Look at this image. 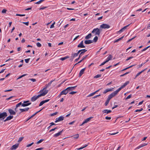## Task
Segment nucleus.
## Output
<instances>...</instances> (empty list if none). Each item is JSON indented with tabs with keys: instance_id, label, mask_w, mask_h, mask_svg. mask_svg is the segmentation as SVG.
Segmentation results:
<instances>
[{
	"instance_id": "1",
	"label": "nucleus",
	"mask_w": 150,
	"mask_h": 150,
	"mask_svg": "<svg viewBox=\"0 0 150 150\" xmlns=\"http://www.w3.org/2000/svg\"><path fill=\"white\" fill-rule=\"evenodd\" d=\"M48 92V90H45L44 92H42L40 94L38 95V96H35L33 97L31 99V101L34 102L37 99L39 98L40 97L42 96H45L46 95Z\"/></svg>"
},
{
	"instance_id": "2",
	"label": "nucleus",
	"mask_w": 150,
	"mask_h": 150,
	"mask_svg": "<svg viewBox=\"0 0 150 150\" xmlns=\"http://www.w3.org/2000/svg\"><path fill=\"white\" fill-rule=\"evenodd\" d=\"M91 33L93 34H94V35H99L100 34V31L98 28H97L93 29Z\"/></svg>"
},
{
	"instance_id": "3",
	"label": "nucleus",
	"mask_w": 150,
	"mask_h": 150,
	"mask_svg": "<svg viewBox=\"0 0 150 150\" xmlns=\"http://www.w3.org/2000/svg\"><path fill=\"white\" fill-rule=\"evenodd\" d=\"M119 92V91L117 90L114 91L108 96L107 98L110 100L113 97L117 94Z\"/></svg>"
},
{
	"instance_id": "4",
	"label": "nucleus",
	"mask_w": 150,
	"mask_h": 150,
	"mask_svg": "<svg viewBox=\"0 0 150 150\" xmlns=\"http://www.w3.org/2000/svg\"><path fill=\"white\" fill-rule=\"evenodd\" d=\"M81 52L80 54L79 57L81 56L84 53V49L80 50H79L78 52L76 53H75L74 54V57H76Z\"/></svg>"
},
{
	"instance_id": "5",
	"label": "nucleus",
	"mask_w": 150,
	"mask_h": 150,
	"mask_svg": "<svg viewBox=\"0 0 150 150\" xmlns=\"http://www.w3.org/2000/svg\"><path fill=\"white\" fill-rule=\"evenodd\" d=\"M7 116V114L6 112H0V119L2 118L4 119Z\"/></svg>"
},
{
	"instance_id": "6",
	"label": "nucleus",
	"mask_w": 150,
	"mask_h": 150,
	"mask_svg": "<svg viewBox=\"0 0 150 150\" xmlns=\"http://www.w3.org/2000/svg\"><path fill=\"white\" fill-rule=\"evenodd\" d=\"M100 28L103 29L109 28L110 26L107 24H103L100 25Z\"/></svg>"
},
{
	"instance_id": "7",
	"label": "nucleus",
	"mask_w": 150,
	"mask_h": 150,
	"mask_svg": "<svg viewBox=\"0 0 150 150\" xmlns=\"http://www.w3.org/2000/svg\"><path fill=\"white\" fill-rule=\"evenodd\" d=\"M64 117L62 116H60L59 118H57L55 121V123L57 122L63 120L64 119Z\"/></svg>"
},
{
	"instance_id": "8",
	"label": "nucleus",
	"mask_w": 150,
	"mask_h": 150,
	"mask_svg": "<svg viewBox=\"0 0 150 150\" xmlns=\"http://www.w3.org/2000/svg\"><path fill=\"white\" fill-rule=\"evenodd\" d=\"M129 83V81H126L125 83L124 84L121 86L119 89H117V90L119 91V92L123 88L125 87Z\"/></svg>"
},
{
	"instance_id": "9",
	"label": "nucleus",
	"mask_w": 150,
	"mask_h": 150,
	"mask_svg": "<svg viewBox=\"0 0 150 150\" xmlns=\"http://www.w3.org/2000/svg\"><path fill=\"white\" fill-rule=\"evenodd\" d=\"M8 111L11 115H15L16 112L11 109H9Z\"/></svg>"
},
{
	"instance_id": "10",
	"label": "nucleus",
	"mask_w": 150,
	"mask_h": 150,
	"mask_svg": "<svg viewBox=\"0 0 150 150\" xmlns=\"http://www.w3.org/2000/svg\"><path fill=\"white\" fill-rule=\"evenodd\" d=\"M19 144H17L13 145L11 148V150H15L19 146Z\"/></svg>"
},
{
	"instance_id": "11",
	"label": "nucleus",
	"mask_w": 150,
	"mask_h": 150,
	"mask_svg": "<svg viewBox=\"0 0 150 150\" xmlns=\"http://www.w3.org/2000/svg\"><path fill=\"white\" fill-rule=\"evenodd\" d=\"M130 24H128L126 26L124 27L123 28H122L121 29H120L119 31L118 32H119L120 33H121L123 32L129 26Z\"/></svg>"
},
{
	"instance_id": "12",
	"label": "nucleus",
	"mask_w": 150,
	"mask_h": 150,
	"mask_svg": "<svg viewBox=\"0 0 150 150\" xmlns=\"http://www.w3.org/2000/svg\"><path fill=\"white\" fill-rule=\"evenodd\" d=\"M113 90V88H107L105 89L104 91L103 92V93L104 94H105Z\"/></svg>"
},
{
	"instance_id": "13",
	"label": "nucleus",
	"mask_w": 150,
	"mask_h": 150,
	"mask_svg": "<svg viewBox=\"0 0 150 150\" xmlns=\"http://www.w3.org/2000/svg\"><path fill=\"white\" fill-rule=\"evenodd\" d=\"M50 86V85H48V83L47 84H46L45 85V87L43 88V89L42 90H40V91H39V92L42 93V92H44V91L45 90H46V89Z\"/></svg>"
},
{
	"instance_id": "14",
	"label": "nucleus",
	"mask_w": 150,
	"mask_h": 150,
	"mask_svg": "<svg viewBox=\"0 0 150 150\" xmlns=\"http://www.w3.org/2000/svg\"><path fill=\"white\" fill-rule=\"evenodd\" d=\"M64 131V129H62L61 131L59 132L58 133L54 134V137H57L61 135L62 132Z\"/></svg>"
},
{
	"instance_id": "15",
	"label": "nucleus",
	"mask_w": 150,
	"mask_h": 150,
	"mask_svg": "<svg viewBox=\"0 0 150 150\" xmlns=\"http://www.w3.org/2000/svg\"><path fill=\"white\" fill-rule=\"evenodd\" d=\"M22 102H20L16 105V108H15V110L16 112H17L18 111V110H17V108L21 105L22 106Z\"/></svg>"
},
{
	"instance_id": "16",
	"label": "nucleus",
	"mask_w": 150,
	"mask_h": 150,
	"mask_svg": "<svg viewBox=\"0 0 150 150\" xmlns=\"http://www.w3.org/2000/svg\"><path fill=\"white\" fill-rule=\"evenodd\" d=\"M68 91L67 88L61 92V94H62V95H66L69 92Z\"/></svg>"
},
{
	"instance_id": "17",
	"label": "nucleus",
	"mask_w": 150,
	"mask_h": 150,
	"mask_svg": "<svg viewBox=\"0 0 150 150\" xmlns=\"http://www.w3.org/2000/svg\"><path fill=\"white\" fill-rule=\"evenodd\" d=\"M29 109V108L28 107H27L24 109H20L19 110L21 111V112H23L28 111Z\"/></svg>"
},
{
	"instance_id": "18",
	"label": "nucleus",
	"mask_w": 150,
	"mask_h": 150,
	"mask_svg": "<svg viewBox=\"0 0 150 150\" xmlns=\"http://www.w3.org/2000/svg\"><path fill=\"white\" fill-rule=\"evenodd\" d=\"M13 116L12 115H10L6 119L4 120V122H5L7 121L11 120L13 118Z\"/></svg>"
},
{
	"instance_id": "19",
	"label": "nucleus",
	"mask_w": 150,
	"mask_h": 150,
	"mask_svg": "<svg viewBox=\"0 0 150 150\" xmlns=\"http://www.w3.org/2000/svg\"><path fill=\"white\" fill-rule=\"evenodd\" d=\"M76 87V86H74L69 87L67 88V89L68 90V91H69L74 90L75 88Z\"/></svg>"
},
{
	"instance_id": "20",
	"label": "nucleus",
	"mask_w": 150,
	"mask_h": 150,
	"mask_svg": "<svg viewBox=\"0 0 150 150\" xmlns=\"http://www.w3.org/2000/svg\"><path fill=\"white\" fill-rule=\"evenodd\" d=\"M103 114L106 113L107 114L110 113L111 112V111L110 110H108L107 109L105 110L102 111Z\"/></svg>"
},
{
	"instance_id": "21",
	"label": "nucleus",
	"mask_w": 150,
	"mask_h": 150,
	"mask_svg": "<svg viewBox=\"0 0 150 150\" xmlns=\"http://www.w3.org/2000/svg\"><path fill=\"white\" fill-rule=\"evenodd\" d=\"M147 144H147V143L146 144V143H144L142 144L141 145H140V146H138L135 149L136 150L137 149H140V148L147 145Z\"/></svg>"
},
{
	"instance_id": "22",
	"label": "nucleus",
	"mask_w": 150,
	"mask_h": 150,
	"mask_svg": "<svg viewBox=\"0 0 150 150\" xmlns=\"http://www.w3.org/2000/svg\"><path fill=\"white\" fill-rule=\"evenodd\" d=\"M93 42V41L92 40H85V44H89Z\"/></svg>"
},
{
	"instance_id": "23",
	"label": "nucleus",
	"mask_w": 150,
	"mask_h": 150,
	"mask_svg": "<svg viewBox=\"0 0 150 150\" xmlns=\"http://www.w3.org/2000/svg\"><path fill=\"white\" fill-rule=\"evenodd\" d=\"M78 47L84 48V46L83 45V41H82L78 45Z\"/></svg>"
},
{
	"instance_id": "24",
	"label": "nucleus",
	"mask_w": 150,
	"mask_h": 150,
	"mask_svg": "<svg viewBox=\"0 0 150 150\" xmlns=\"http://www.w3.org/2000/svg\"><path fill=\"white\" fill-rule=\"evenodd\" d=\"M84 72V68L82 69L80 71L79 74V77H81L82 74H83Z\"/></svg>"
},
{
	"instance_id": "25",
	"label": "nucleus",
	"mask_w": 150,
	"mask_h": 150,
	"mask_svg": "<svg viewBox=\"0 0 150 150\" xmlns=\"http://www.w3.org/2000/svg\"><path fill=\"white\" fill-rule=\"evenodd\" d=\"M112 57L111 55H110L107 57L105 61L107 62H108L109 60L111 59Z\"/></svg>"
},
{
	"instance_id": "26",
	"label": "nucleus",
	"mask_w": 150,
	"mask_h": 150,
	"mask_svg": "<svg viewBox=\"0 0 150 150\" xmlns=\"http://www.w3.org/2000/svg\"><path fill=\"white\" fill-rule=\"evenodd\" d=\"M31 104V103H22V106L23 107H26L27 106Z\"/></svg>"
},
{
	"instance_id": "27",
	"label": "nucleus",
	"mask_w": 150,
	"mask_h": 150,
	"mask_svg": "<svg viewBox=\"0 0 150 150\" xmlns=\"http://www.w3.org/2000/svg\"><path fill=\"white\" fill-rule=\"evenodd\" d=\"M93 117H91L86 119L85 120V123L88 122Z\"/></svg>"
},
{
	"instance_id": "28",
	"label": "nucleus",
	"mask_w": 150,
	"mask_h": 150,
	"mask_svg": "<svg viewBox=\"0 0 150 150\" xmlns=\"http://www.w3.org/2000/svg\"><path fill=\"white\" fill-rule=\"evenodd\" d=\"M69 58V57L68 56H66V57H63L61 58H60L59 59V60H62V61H64Z\"/></svg>"
},
{
	"instance_id": "29",
	"label": "nucleus",
	"mask_w": 150,
	"mask_h": 150,
	"mask_svg": "<svg viewBox=\"0 0 150 150\" xmlns=\"http://www.w3.org/2000/svg\"><path fill=\"white\" fill-rule=\"evenodd\" d=\"M91 33H89L86 36V37L85 38L86 39H88L90 38L91 37Z\"/></svg>"
},
{
	"instance_id": "30",
	"label": "nucleus",
	"mask_w": 150,
	"mask_h": 150,
	"mask_svg": "<svg viewBox=\"0 0 150 150\" xmlns=\"http://www.w3.org/2000/svg\"><path fill=\"white\" fill-rule=\"evenodd\" d=\"M124 36L122 37H121L119 38V39L116 40H115L114 41V42L115 43V42H118L120 40H121L122 38H124Z\"/></svg>"
},
{
	"instance_id": "31",
	"label": "nucleus",
	"mask_w": 150,
	"mask_h": 150,
	"mask_svg": "<svg viewBox=\"0 0 150 150\" xmlns=\"http://www.w3.org/2000/svg\"><path fill=\"white\" fill-rule=\"evenodd\" d=\"M98 39V37L97 36H96L94 38L93 40V42H96Z\"/></svg>"
},
{
	"instance_id": "32",
	"label": "nucleus",
	"mask_w": 150,
	"mask_h": 150,
	"mask_svg": "<svg viewBox=\"0 0 150 150\" xmlns=\"http://www.w3.org/2000/svg\"><path fill=\"white\" fill-rule=\"evenodd\" d=\"M110 100L107 98L106 101L105 102V106H107L109 103Z\"/></svg>"
},
{
	"instance_id": "33",
	"label": "nucleus",
	"mask_w": 150,
	"mask_h": 150,
	"mask_svg": "<svg viewBox=\"0 0 150 150\" xmlns=\"http://www.w3.org/2000/svg\"><path fill=\"white\" fill-rule=\"evenodd\" d=\"M36 113H35L34 114L32 115L31 116H30L29 118H28L26 121H28V120H29L30 119L32 118L33 117L36 115Z\"/></svg>"
},
{
	"instance_id": "34",
	"label": "nucleus",
	"mask_w": 150,
	"mask_h": 150,
	"mask_svg": "<svg viewBox=\"0 0 150 150\" xmlns=\"http://www.w3.org/2000/svg\"><path fill=\"white\" fill-rule=\"evenodd\" d=\"M27 75V74H24L22 75L19 76V77L18 78H17V79H20L22 78L23 77Z\"/></svg>"
},
{
	"instance_id": "35",
	"label": "nucleus",
	"mask_w": 150,
	"mask_h": 150,
	"mask_svg": "<svg viewBox=\"0 0 150 150\" xmlns=\"http://www.w3.org/2000/svg\"><path fill=\"white\" fill-rule=\"evenodd\" d=\"M44 1V0H40L39 1H38L35 3L36 4H39L42 3V2L43 1Z\"/></svg>"
},
{
	"instance_id": "36",
	"label": "nucleus",
	"mask_w": 150,
	"mask_h": 150,
	"mask_svg": "<svg viewBox=\"0 0 150 150\" xmlns=\"http://www.w3.org/2000/svg\"><path fill=\"white\" fill-rule=\"evenodd\" d=\"M24 137H20L18 139V142H21L23 139Z\"/></svg>"
},
{
	"instance_id": "37",
	"label": "nucleus",
	"mask_w": 150,
	"mask_h": 150,
	"mask_svg": "<svg viewBox=\"0 0 150 150\" xmlns=\"http://www.w3.org/2000/svg\"><path fill=\"white\" fill-rule=\"evenodd\" d=\"M58 129V128L57 127H55L54 128H53V129H51V130H50V131H49V132H51L52 131H54V130H55L56 129Z\"/></svg>"
},
{
	"instance_id": "38",
	"label": "nucleus",
	"mask_w": 150,
	"mask_h": 150,
	"mask_svg": "<svg viewBox=\"0 0 150 150\" xmlns=\"http://www.w3.org/2000/svg\"><path fill=\"white\" fill-rule=\"evenodd\" d=\"M101 76V74H98L96 76H94V78H98L100 77Z\"/></svg>"
},
{
	"instance_id": "39",
	"label": "nucleus",
	"mask_w": 150,
	"mask_h": 150,
	"mask_svg": "<svg viewBox=\"0 0 150 150\" xmlns=\"http://www.w3.org/2000/svg\"><path fill=\"white\" fill-rule=\"evenodd\" d=\"M55 22H54L50 26V28H54V25L55 24Z\"/></svg>"
},
{
	"instance_id": "40",
	"label": "nucleus",
	"mask_w": 150,
	"mask_h": 150,
	"mask_svg": "<svg viewBox=\"0 0 150 150\" xmlns=\"http://www.w3.org/2000/svg\"><path fill=\"white\" fill-rule=\"evenodd\" d=\"M43 139H40V140H39L38 141L36 144H38L40 143H41V142H42L43 141Z\"/></svg>"
},
{
	"instance_id": "41",
	"label": "nucleus",
	"mask_w": 150,
	"mask_h": 150,
	"mask_svg": "<svg viewBox=\"0 0 150 150\" xmlns=\"http://www.w3.org/2000/svg\"><path fill=\"white\" fill-rule=\"evenodd\" d=\"M96 93V92H93L92 93H91L87 97H89V96H93V95H94Z\"/></svg>"
},
{
	"instance_id": "42",
	"label": "nucleus",
	"mask_w": 150,
	"mask_h": 150,
	"mask_svg": "<svg viewBox=\"0 0 150 150\" xmlns=\"http://www.w3.org/2000/svg\"><path fill=\"white\" fill-rule=\"evenodd\" d=\"M143 110V109L142 108H140V109H138V110H136L135 112H140L142 111Z\"/></svg>"
},
{
	"instance_id": "43",
	"label": "nucleus",
	"mask_w": 150,
	"mask_h": 150,
	"mask_svg": "<svg viewBox=\"0 0 150 150\" xmlns=\"http://www.w3.org/2000/svg\"><path fill=\"white\" fill-rule=\"evenodd\" d=\"M36 45L37 47H40L42 46L41 44L40 43H39V42L37 43L36 44Z\"/></svg>"
},
{
	"instance_id": "44",
	"label": "nucleus",
	"mask_w": 150,
	"mask_h": 150,
	"mask_svg": "<svg viewBox=\"0 0 150 150\" xmlns=\"http://www.w3.org/2000/svg\"><path fill=\"white\" fill-rule=\"evenodd\" d=\"M44 103V101L43 100L39 104V106H42V105H43Z\"/></svg>"
},
{
	"instance_id": "45",
	"label": "nucleus",
	"mask_w": 150,
	"mask_h": 150,
	"mask_svg": "<svg viewBox=\"0 0 150 150\" xmlns=\"http://www.w3.org/2000/svg\"><path fill=\"white\" fill-rule=\"evenodd\" d=\"M30 58L25 59V61L26 63H28L29 62Z\"/></svg>"
},
{
	"instance_id": "46",
	"label": "nucleus",
	"mask_w": 150,
	"mask_h": 150,
	"mask_svg": "<svg viewBox=\"0 0 150 150\" xmlns=\"http://www.w3.org/2000/svg\"><path fill=\"white\" fill-rule=\"evenodd\" d=\"M16 16H25V14H16Z\"/></svg>"
},
{
	"instance_id": "47",
	"label": "nucleus",
	"mask_w": 150,
	"mask_h": 150,
	"mask_svg": "<svg viewBox=\"0 0 150 150\" xmlns=\"http://www.w3.org/2000/svg\"><path fill=\"white\" fill-rule=\"evenodd\" d=\"M76 93V91H71L69 93V94H74L75 93Z\"/></svg>"
},
{
	"instance_id": "48",
	"label": "nucleus",
	"mask_w": 150,
	"mask_h": 150,
	"mask_svg": "<svg viewBox=\"0 0 150 150\" xmlns=\"http://www.w3.org/2000/svg\"><path fill=\"white\" fill-rule=\"evenodd\" d=\"M34 144L33 142L31 143L30 144H28L27 145V147H29Z\"/></svg>"
},
{
	"instance_id": "49",
	"label": "nucleus",
	"mask_w": 150,
	"mask_h": 150,
	"mask_svg": "<svg viewBox=\"0 0 150 150\" xmlns=\"http://www.w3.org/2000/svg\"><path fill=\"white\" fill-rule=\"evenodd\" d=\"M133 58V57H128L127 59L126 60V61H127L130 59H132Z\"/></svg>"
},
{
	"instance_id": "50",
	"label": "nucleus",
	"mask_w": 150,
	"mask_h": 150,
	"mask_svg": "<svg viewBox=\"0 0 150 150\" xmlns=\"http://www.w3.org/2000/svg\"><path fill=\"white\" fill-rule=\"evenodd\" d=\"M79 137V134H77L76 135H75L74 137V138H75V139H77Z\"/></svg>"
},
{
	"instance_id": "51",
	"label": "nucleus",
	"mask_w": 150,
	"mask_h": 150,
	"mask_svg": "<svg viewBox=\"0 0 150 150\" xmlns=\"http://www.w3.org/2000/svg\"><path fill=\"white\" fill-rule=\"evenodd\" d=\"M7 11L5 9H3L2 11V13H6V11Z\"/></svg>"
},
{
	"instance_id": "52",
	"label": "nucleus",
	"mask_w": 150,
	"mask_h": 150,
	"mask_svg": "<svg viewBox=\"0 0 150 150\" xmlns=\"http://www.w3.org/2000/svg\"><path fill=\"white\" fill-rule=\"evenodd\" d=\"M84 148V146H83L82 147H80V148H77V149H77V150H81V149H83Z\"/></svg>"
},
{
	"instance_id": "53",
	"label": "nucleus",
	"mask_w": 150,
	"mask_h": 150,
	"mask_svg": "<svg viewBox=\"0 0 150 150\" xmlns=\"http://www.w3.org/2000/svg\"><path fill=\"white\" fill-rule=\"evenodd\" d=\"M135 38V37H134L132 38H131V39H129V40H128L127 41V42H128L131 41L132 40H133L134 38Z\"/></svg>"
},
{
	"instance_id": "54",
	"label": "nucleus",
	"mask_w": 150,
	"mask_h": 150,
	"mask_svg": "<svg viewBox=\"0 0 150 150\" xmlns=\"http://www.w3.org/2000/svg\"><path fill=\"white\" fill-rule=\"evenodd\" d=\"M131 96H132V95L131 94L129 95L126 98V99H129V98H131Z\"/></svg>"
},
{
	"instance_id": "55",
	"label": "nucleus",
	"mask_w": 150,
	"mask_h": 150,
	"mask_svg": "<svg viewBox=\"0 0 150 150\" xmlns=\"http://www.w3.org/2000/svg\"><path fill=\"white\" fill-rule=\"evenodd\" d=\"M149 48V47L148 46L147 47L144 48V49H143L142 50V51H144L146 50L148 48Z\"/></svg>"
},
{
	"instance_id": "56",
	"label": "nucleus",
	"mask_w": 150,
	"mask_h": 150,
	"mask_svg": "<svg viewBox=\"0 0 150 150\" xmlns=\"http://www.w3.org/2000/svg\"><path fill=\"white\" fill-rule=\"evenodd\" d=\"M23 23L25 24L26 25H28L29 24V22H23Z\"/></svg>"
},
{
	"instance_id": "57",
	"label": "nucleus",
	"mask_w": 150,
	"mask_h": 150,
	"mask_svg": "<svg viewBox=\"0 0 150 150\" xmlns=\"http://www.w3.org/2000/svg\"><path fill=\"white\" fill-rule=\"evenodd\" d=\"M54 81V79L53 80L51 81L49 83H48V85H49L50 86L52 82H53Z\"/></svg>"
},
{
	"instance_id": "58",
	"label": "nucleus",
	"mask_w": 150,
	"mask_h": 150,
	"mask_svg": "<svg viewBox=\"0 0 150 150\" xmlns=\"http://www.w3.org/2000/svg\"><path fill=\"white\" fill-rule=\"evenodd\" d=\"M54 81V79L53 80L51 81L49 83H48V85H49L50 86L52 82H53Z\"/></svg>"
},
{
	"instance_id": "59",
	"label": "nucleus",
	"mask_w": 150,
	"mask_h": 150,
	"mask_svg": "<svg viewBox=\"0 0 150 150\" xmlns=\"http://www.w3.org/2000/svg\"><path fill=\"white\" fill-rule=\"evenodd\" d=\"M105 119L106 120H110L111 119V117L107 116L105 117Z\"/></svg>"
},
{
	"instance_id": "60",
	"label": "nucleus",
	"mask_w": 150,
	"mask_h": 150,
	"mask_svg": "<svg viewBox=\"0 0 150 150\" xmlns=\"http://www.w3.org/2000/svg\"><path fill=\"white\" fill-rule=\"evenodd\" d=\"M30 80L33 82H35L36 81V80L35 79H30Z\"/></svg>"
},
{
	"instance_id": "61",
	"label": "nucleus",
	"mask_w": 150,
	"mask_h": 150,
	"mask_svg": "<svg viewBox=\"0 0 150 150\" xmlns=\"http://www.w3.org/2000/svg\"><path fill=\"white\" fill-rule=\"evenodd\" d=\"M106 63V62L105 61L104 62H103V63H101V64L100 65V66H101L103 65L104 64H105Z\"/></svg>"
},
{
	"instance_id": "62",
	"label": "nucleus",
	"mask_w": 150,
	"mask_h": 150,
	"mask_svg": "<svg viewBox=\"0 0 150 150\" xmlns=\"http://www.w3.org/2000/svg\"><path fill=\"white\" fill-rule=\"evenodd\" d=\"M47 8V7H41L39 9L40 10H43Z\"/></svg>"
},
{
	"instance_id": "63",
	"label": "nucleus",
	"mask_w": 150,
	"mask_h": 150,
	"mask_svg": "<svg viewBox=\"0 0 150 150\" xmlns=\"http://www.w3.org/2000/svg\"><path fill=\"white\" fill-rule=\"evenodd\" d=\"M44 149V148L41 147L40 148H38L35 149V150H41L43 149Z\"/></svg>"
},
{
	"instance_id": "64",
	"label": "nucleus",
	"mask_w": 150,
	"mask_h": 150,
	"mask_svg": "<svg viewBox=\"0 0 150 150\" xmlns=\"http://www.w3.org/2000/svg\"><path fill=\"white\" fill-rule=\"evenodd\" d=\"M100 96V94H99V95H96V96H95L93 97V98H96L97 97H98V96Z\"/></svg>"
}]
</instances>
